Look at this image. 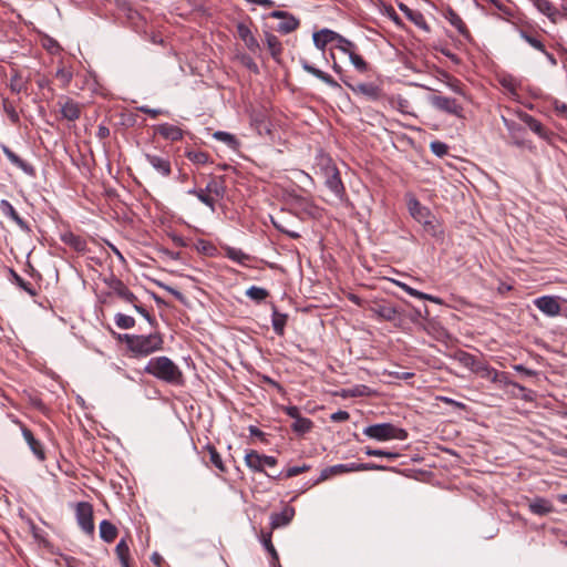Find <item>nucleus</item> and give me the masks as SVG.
I'll return each mask as SVG.
<instances>
[{
    "label": "nucleus",
    "mask_w": 567,
    "mask_h": 567,
    "mask_svg": "<svg viewBox=\"0 0 567 567\" xmlns=\"http://www.w3.org/2000/svg\"><path fill=\"white\" fill-rule=\"evenodd\" d=\"M144 372L171 385L181 386L185 383L183 371L166 355L152 358L145 365Z\"/></svg>",
    "instance_id": "f257e3e1"
},
{
    "label": "nucleus",
    "mask_w": 567,
    "mask_h": 567,
    "mask_svg": "<svg viewBox=\"0 0 567 567\" xmlns=\"http://www.w3.org/2000/svg\"><path fill=\"white\" fill-rule=\"evenodd\" d=\"M118 339L124 341L127 350L134 358H144L156 351L163 350L164 340L159 332L144 334H120Z\"/></svg>",
    "instance_id": "f03ea898"
},
{
    "label": "nucleus",
    "mask_w": 567,
    "mask_h": 567,
    "mask_svg": "<svg viewBox=\"0 0 567 567\" xmlns=\"http://www.w3.org/2000/svg\"><path fill=\"white\" fill-rule=\"evenodd\" d=\"M363 434L370 439L384 442L390 440H406L408 432L392 423H377L363 429Z\"/></svg>",
    "instance_id": "7ed1b4c3"
},
{
    "label": "nucleus",
    "mask_w": 567,
    "mask_h": 567,
    "mask_svg": "<svg viewBox=\"0 0 567 567\" xmlns=\"http://www.w3.org/2000/svg\"><path fill=\"white\" fill-rule=\"evenodd\" d=\"M333 48L340 51L341 53L347 54L349 56L351 64L358 72H368L369 63L359 53V48L354 42L342 35V38L339 39V43H336Z\"/></svg>",
    "instance_id": "20e7f679"
},
{
    "label": "nucleus",
    "mask_w": 567,
    "mask_h": 567,
    "mask_svg": "<svg viewBox=\"0 0 567 567\" xmlns=\"http://www.w3.org/2000/svg\"><path fill=\"white\" fill-rule=\"evenodd\" d=\"M341 81L353 92V94L363 96L368 101L378 102L384 97L382 87L373 82L352 84L342 76Z\"/></svg>",
    "instance_id": "39448f33"
},
{
    "label": "nucleus",
    "mask_w": 567,
    "mask_h": 567,
    "mask_svg": "<svg viewBox=\"0 0 567 567\" xmlns=\"http://www.w3.org/2000/svg\"><path fill=\"white\" fill-rule=\"evenodd\" d=\"M75 517L78 525L89 536H93L95 532L93 520V506L89 502H79L75 506Z\"/></svg>",
    "instance_id": "423d86ee"
},
{
    "label": "nucleus",
    "mask_w": 567,
    "mask_h": 567,
    "mask_svg": "<svg viewBox=\"0 0 567 567\" xmlns=\"http://www.w3.org/2000/svg\"><path fill=\"white\" fill-rule=\"evenodd\" d=\"M429 102L437 111L456 116L458 118L464 116V109L455 99L435 94L429 97Z\"/></svg>",
    "instance_id": "0eeeda50"
},
{
    "label": "nucleus",
    "mask_w": 567,
    "mask_h": 567,
    "mask_svg": "<svg viewBox=\"0 0 567 567\" xmlns=\"http://www.w3.org/2000/svg\"><path fill=\"white\" fill-rule=\"evenodd\" d=\"M503 123L508 132L512 144L517 147L533 148L532 142L526 138V130L520 124L505 117H503Z\"/></svg>",
    "instance_id": "6e6552de"
},
{
    "label": "nucleus",
    "mask_w": 567,
    "mask_h": 567,
    "mask_svg": "<svg viewBox=\"0 0 567 567\" xmlns=\"http://www.w3.org/2000/svg\"><path fill=\"white\" fill-rule=\"evenodd\" d=\"M269 17L281 20L276 27V30L281 34L293 32L300 24L299 20L287 11L275 10L269 13Z\"/></svg>",
    "instance_id": "1a4fd4ad"
},
{
    "label": "nucleus",
    "mask_w": 567,
    "mask_h": 567,
    "mask_svg": "<svg viewBox=\"0 0 567 567\" xmlns=\"http://www.w3.org/2000/svg\"><path fill=\"white\" fill-rule=\"evenodd\" d=\"M104 282L113 291V293H115L123 301L131 305L137 302V297L117 277L111 276L109 279H105Z\"/></svg>",
    "instance_id": "9d476101"
},
{
    "label": "nucleus",
    "mask_w": 567,
    "mask_h": 567,
    "mask_svg": "<svg viewBox=\"0 0 567 567\" xmlns=\"http://www.w3.org/2000/svg\"><path fill=\"white\" fill-rule=\"evenodd\" d=\"M16 423L19 424L22 436L25 440L31 452L39 461L43 462L47 458L43 444L38 439H35L32 431L28 429L24 424H22L19 420H16Z\"/></svg>",
    "instance_id": "9b49d317"
},
{
    "label": "nucleus",
    "mask_w": 567,
    "mask_h": 567,
    "mask_svg": "<svg viewBox=\"0 0 567 567\" xmlns=\"http://www.w3.org/2000/svg\"><path fill=\"white\" fill-rule=\"evenodd\" d=\"M372 311L378 316L379 319L393 322L398 327L402 324L401 311L390 303L377 305L372 308Z\"/></svg>",
    "instance_id": "f8f14e48"
},
{
    "label": "nucleus",
    "mask_w": 567,
    "mask_h": 567,
    "mask_svg": "<svg viewBox=\"0 0 567 567\" xmlns=\"http://www.w3.org/2000/svg\"><path fill=\"white\" fill-rule=\"evenodd\" d=\"M299 63L305 72L313 75L315 78H317L318 80H320L321 82H323L324 84L330 86L331 89H334V90L341 89V85L338 83V81H336L329 73L316 68L308 60L300 59Z\"/></svg>",
    "instance_id": "ddd939ff"
},
{
    "label": "nucleus",
    "mask_w": 567,
    "mask_h": 567,
    "mask_svg": "<svg viewBox=\"0 0 567 567\" xmlns=\"http://www.w3.org/2000/svg\"><path fill=\"white\" fill-rule=\"evenodd\" d=\"M536 308L548 317H556L560 313L561 307L558 297L542 296L534 300Z\"/></svg>",
    "instance_id": "4468645a"
},
{
    "label": "nucleus",
    "mask_w": 567,
    "mask_h": 567,
    "mask_svg": "<svg viewBox=\"0 0 567 567\" xmlns=\"http://www.w3.org/2000/svg\"><path fill=\"white\" fill-rule=\"evenodd\" d=\"M59 105L62 118L70 122H74L80 118L83 106L79 102L70 97H63L59 101Z\"/></svg>",
    "instance_id": "2eb2a0df"
},
{
    "label": "nucleus",
    "mask_w": 567,
    "mask_h": 567,
    "mask_svg": "<svg viewBox=\"0 0 567 567\" xmlns=\"http://www.w3.org/2000/svg\"><path fill=\"white\" fill-rule=\"evenodd\" d=\"M147 163L162 176L169 177L172 174V165L168 156H162L153 153H145Z\"/></svg>",
    "instance_id": "dca6fc26"
},
{
    "label": "nucleus",
    "mask_w": 567,
    "mask_h": 567,
    "mask_svg": "<svg viewBox=\"0 0 567 567\" xmlns=\"http://www.w3.org/2000/svg\"><path fill=\"white\" fill-rule=\"evenodd\" d=\"M518 117L529 130L545 141H550L553 132L546 128L537 118L526 112H519Z\"/></svg>",
    "instance_id": "f3484780"
},
{
    "label": "nucleus",
    "mask_w": 567,
    "mask_h": 567,
    "mask_svg": "<svg viewBox=\"0 0 567 567\" xmlns=\"http://www.w3.org/2000/svg\"><path fill=\"white\" fill-rule=\"evenodd\" d=\"M237 34L239 39L245 43L246 48L254 54L260 52L261 48L257 40V38L252 34L250 28L244 23L239 22L236 25Z\"/></svg>",
    "instance_id": "a211bd4d"
},
{
    "label": "nucleus",
    "mask_w": 567,
    "mask_h": 567,
    "mask_svg": "<svg viewBox=\"0 0 567 567\" xmlns=\"http://www.w3.org/2000/svg\"><path fill=\"white\" fill-rule=\"evenodd\" d=\"M408 209L413 219L421 225L434 216L430 208L423 206L420 200L413 196L408 200Z\"/></svg>",
    "instance_id": "6ab92c4d"
},
{
    "label": "nucleus",
    "mask_w": 567,
    "mask_h": 567,
    "mask_svg": "<svg viewBox=\"0 0 567 567\" xmlns=\"http://www.w3.org/2000/svg\"><path fill=\"white\" fill-rule=\"evenodd\" d=\"M341 38V34L330 29H322L320 31L315 32L312 35L315 47L322 51L330 43H333V45L336 43H339V39Z\"/></svg>",
    "instance_id": "aec40b11"
},
{
    "label": "nucleus",
    "mask_w": 567,
    "mask_h": 567,
    "mask_svg": "<svg viewBox=\"0 0 567 567\" xmlns=\"http://www.w3.org/2000/svg\"><path fill=\"white\" fill-rule=\"evenodd\" d=\"M0 212L9 219H11L16 225L24 233H30L31 228L29 224L20 217L17 213L12 204L7 199L0 200Z\"/></svg>",
    "instance_id": "412c9836"
},
{
    "label": "nucleus",
    "mask_w": 567,
    "mask_h": 567,
    "mask_svg": "<svg viewBox=\"0 0 567 567\" xmlns=\"http://www.w3.org/2000/svg\"><path fill=\"white\" fill-rule=\"evenodd\" d=\"M323 177L324 185L327 186V188L331 190L340 200H342L346 197L347 192L341 179L339 169L328 175H324Z\"/></svg>",
    "instance_id": "4be33fe9"
},
{
    "label": "nucleus",
    "mask_w": 567,
    "mask_h": 567,
    "mask_svg": "<svg viewBox=\"0 0 567 567\" xmlns=\"http://www.w3.org/2000/svg\"><path fill=\"white\" fill-rule=\"evenodd\" d=\"M399 9L417 28H420V29H422V30H424L426 32L430 31V27H429V24L426 22V19H425L424 14L421 11L411 9V8H409L404 3H400L399 4Z\"/></svg>",
    "instance_id": "5701e85b"
},
{
    "label": "nucleus",
    "mask_w": 567,
    "mask_h": 567,
    "mask_svg": "<svg viewBox=\"0 0 567 567\" xmlns=\"http://www.w3.org/2000/svg\"><path fill=\"white\" fill-rule=\"evenodd\" d=\"M423 230L426 235L431 236L437 241H443L445 237V231L443 224L439 220V218L434 215L429 220L422 224Z\"/></svg>",
    "instance_id": "b1692460"
},
{
    "label": "nucleus",
    "mask_w": 567,
    "mask_h": 567,
    "mask_svg": "<svg viewBox=\"0 0 567 567\" xmlns=\"http://www.w3.org/2000/svg\"><path fill=\"white\" fill-rule=\"evenodd\" d=\"M1 150L7 156V158L10 161L12 165L20 168L23 173H25L29 176H34L35 169L34 167L29 164L28 162L20 158L13 151H11L7 145L2 144Z\"/></svg>",
    "instance_id": "393cba45"
},
{
    "label": "nucleus",
    "mask_w": 567,
    "mask_h": 567,
    "mask_svg": "<svg viewBox=\"0 0 567 567\" xmlns=\"http://www.w3.org/2000/svg\"><path fill=\"white\" fill-rule=\"evenodd\" d=\"M315 165L319 169V172L322 176L338 171L331 156L329 154L324 153L322 150H320L317 153L316 158H315Z\"/></svg>",
    "instance_id": "a878e982"
},
{
    "label": "nucleus",
    "mask_w": 567,
    "mask_h": 567,
    "mask_svg": "<svg viewBox=\"0 0 567 567\" xmlns=\"http://www.w3.org/2000/svg\"><path fill=\"white\" fill-rule=\"evenodd\" d=\"M205 188L215 199H223L227 190L225 177L212 176Z\"/></svg>",
    "instance_id": "bb28decb"
},
{
    "label": "nucleus",
    "mask_w": 567,
    "mask_h": 567,
    "mask_svg": "<svg viewBox=\"0 0 567 567\" xmlns=\"http://www.w3.org/2000/svg\"><path fill=\"white\" fill-rule=\"evenodd\" d=\"M265 43L270 52L271 58L279 62L284 52V47L277 35L269 31L264 32Z\"/></svg>",
    "instance_id": "cd10ccee"
},
{
    "label": "nucleus",
    "mask_w": 567,
    "mask_h": 567,
    "mask_svg": "<svg viewBox=\"0 0 567 567\" xmlns=\"http://www.w3.org/2000/svg\"><path fill=\"white\" fill-rule=\"evenodd\" d=\"M454 359L461 365H463L464 368L470 369L474 373H476V371L478 370V368H480V365H481V363L483 361L478 357H476V355H474L472 353H468L466 351H463V350H460V351L455 352Z\"/></svg>",
    "instance_id": "c85d7f7f"
},
{
    "label": "nucleus",
    "mask_w": 567,
    "mask_h": 567,
    "mask_svg": "<svg viewBox=\"0 0 567 567\" xmlns=\"http://www.w3.org/2000/svg\"><path fill=\"white\" fill-rule=\"evenodd\" d=\"M295 516L292 507H285L280 513H272L270 516V527L277 529L287 526Z\"/></svg>",
    "instance_id": "c756f323"
},
{
    "label": "nucleus",
    "mask_w": 567,
    "mask_h": 567,
    "mask_svg": "<svg viewBox=\"0 0 567 567\" xmlns=\"http://www.w3.org/2000/svg\"><path fill=\"white\" fill-rule=\"evenodd\" d=\"M156 133L163 138L176 142L183 138V130L169 123H162L156 126Z\"/></svg>",
    "instance_id": "7c9ffc66"
},
{
    "label": "nucleus",
    "mask_w": 567,
    "mask_h": 567,
    "mask_svg": "<svg viewBox=\"0 0 567 567\" xmlns=\"http://www.w3.org/2000/svg\"><path fill=\"white\" fill-rule=\"evenodd\" d=\"M535 8L546 16L553 23L559 20L560 12L549 0H533Z\"/></svg>",
    "instance_id": "2f4dec72"
},
{
    "label": "nucleus",
    "mask_w": 567,
    "mask_h": 567,
    "mask_svg": "<svg viewBox=\"0 0 567 567\" xmlns=\"http://www.w3.org/2000/svg\"><path fill=\"white\" fill-rule=\"evenodd\" d=\"M444 18L458 31L460 34L466 39L470 38L471 34L465 22L452 8L446 9Z\"/></svg>",
    "instance_id": "473e14b6"
},
{
    "label": "nucleus",
    "mask_w": 567,
    "mask_h": 567,
    "mask_svg": "<svg viewBox=\"0 0 567 567\" xmlns=\"http://www.w3.org/2000/svg\"><path fill=\"white\" fill-rule=\"evenodd\" d=\"M61 241L75 251L83 252L86 250V240L72 231L63 233L61 235Z\"/></svg>",
    "instance_id": "72a5a7b5"
},
{
    "label": "nucleus",
    "mask_w": 567,
    "mask_h": 567,
    "mask_svg": "<svg viewBox=\"0 0 567 567\" xmlns=\"http://www.w3.org/2000/svg\"><path fill=\"white\" fill-rule=\"evenodd\" d=\"M518 34L533 49H535V50H537L539 52H545L546 48H545V44L543 43L542 37H540V34L538 32H536V31H528L526 29H519L518 30Z\"/></svg>",
    "instance_id": "f704fd0d"
},
{
    "label": "nucleus",
    "mask_w": 567,
    "mask_h": 567,
    "mask_svg": "<svg viewBox=\"0 0 567 567\" xmlns=\"http://www.w3.org/2000/svg\"><path fill=\"white\" fill-rule=\"evenodd\" d=\"M293 203L298 209L312 218H317L321 215L320 208L311 199L298 196L295 198Z\"/></svg>",
    "instance_id": "c9c22d12"
},
{
    "label": "nucleus",
    "mask_w": 567,
    "mask_h": 567,
    "mask_svg": "<svg viewBox=\"0 0 567 567\" xmlns=\"http://www.w3.org/2000/svg\"><path fill=\"white\" fill-rule=\"evenodd\" d=\"M99 533L102 540L113 543L118 534L117 527L110 520L103 519L99 526Z\"/></svg>",
    "instance_id": "e433bc0d"
},
{
    "label": "nucleus",
    "mask_w": 567,
    "mask_h": 567,
    "mask_svg": "<svg viewBox=\"0 0 567 567\" xmlns=\"http://www.w3.org/2000/svg\"><path fill=\"white\" fill-rule=\"evenodd\" d=\"M287 321L288 315L279 312L276 306H272L271 324L277 336L282 337L285 334Z\"/></svg>",
    "instance_id": "4c0bfd02"
},
{
    "label": "nucleus",
    "mask_w": 567,
    "mask_h": 567,
    "mask_svg": "<svg viewBox=\"0 0 567 567\" xmlns=\"http://www.w3.org/2000/svg\"><path fill=\"white\" fill-rule=\"evenodd\" d=\"M225 255L228 259L244 267L248 266V264L252 259L250 255L235 247H227L225 250Z\"/></svg>",
    "instance_id": "58836bf2"
},
{
    "label": "nucleus",
    "mask_w": 567,
    "mask_h": 567,
    "mask_svg": "<svg viewBox=\"0 0 567 567\" xmlns=\"http://www.w3.org/2000/svg\"><path fill=\"white\" fill-rule=\"evenodd\" d=\"M261 454H259L255 450H250L245 455V464L254 472H260L265 473L267 476L268 474L264 471L262 462H261Z\"/></svg>",
    "instance_id": "ea45409f"
},
{
    "label": "nucleus",
    "mask_w": 567,
    "mask_h": 567,
    "mask_svg": "<svg viewBox=\"0 0 567 567\" xmlns=\"http://www.w3.org/2000/svg\"><path fill=\"white\" fill-rule=\"evenodd\" d=\"M10 281L18 286L20 289L25 291L31 297L37 296V291L33 288L32 284L24 280L19 274H17L13 269H9Z\"/></svg>",
    "instance_id": "a19ab883"
},
{
    "label": "nucleus",
    "mask_w": 567,
    "mask_h": 567,
    "mask_svg": "<svg viewBox=\"0 0 567 567\" xmlns=\"http://www.w3.org/2000/svg\"><path fill=\"white\" fill-rule=\"evenodd\" d=\"M341 474H344V468L342 467V464L328 466V467L323 468L321 471L319 477L312 482V486L318 485L333 476L341 475Z\"/></svg>",
    "instance_id": "79ce46f5"
},
{
    "label": "nucleus",
    "mask_w": 567,
    "mask_h": 567,
    "mask_svg": "<svg viewBox=\"0 0 567 567\" xmlns=\"http://www.w3.org/2000/svg\"><path fill=\"white\" fill-rule=\"evenodd\" d=\"M313 429V422L305 416L297 417L291 424V430L299 436L309 433Z\"/></svg>",
    "instance_id": "37998d69"
},
{
    "label": "nucleus",
    "mask_w": 567,
    "mask_h": 567,
    "mask_svg": "<svg viewBox=\"0 0 567 567\" xmlns=\"http://www.w3.org/2000/svg\"><path fill=\"white\" fill-rule=\"evenodd\" d=\"M204 449L208 452L209 461L218 470V472L226 473L227 467L216 447L212 444H207Z\"/></svg>",
    "instance_id": "c03bdc74"
},
{
    "label": "nucleus",
    "mask_w": 567,
    "mask_h": 567,
    "mask_svg": "<svg viewBox=\"0 0 567 567\" xmlns=\"http://www.w3.org/2000/svg\"><path fill=\"white\" fill-rule=\"evenodd\" d=\"M116 556L121 563L122 567H131L130 566V547L124 538H122L116 547H115Z\"/></svg>",
    "instance_id": "a18cd8bd"
},
{
    "label": "nucleus",
    "mask_w": 567,
    "mask_h": 567,
    "mask_svg": "<svg viewBox=\"0 0 567 567\" xmlns=\"http://www.w3.org/2000/svg\"><path fill=\"white\" fill-rule=\"evenodd\" d=\"M310 468H311V466L308 464H302L300 466H291V467H288L285 472H280L278 475L268 474V477L274 478V480H280L282 477L290 478V477H295L299 474H302L305 472H308Z\"/></svg>",
    "instance_id": "49530a36"
},
{
    "label": "nucleus",
    "mask_w": 567,
    "mask_h": 567,
    "mask_svg": "<svg viewBox=\"0 0 567 567\" xmlns=\"http://www.w3.org/2000/svg\"><path fill=\"white\" fill-rule=\"evenodd\" d=\"M272 533L270 532H261L260 534V543L262 544L264 548L268 551V554L271 557L270 561L279 560V555L272 544Z\"/></svg>",
    "instance_id": "de8ad7c7"
},
{
    "label": "nucleus",
    "mask_w": 567,
    "mask_h": 567,
    "mask_svg": "<svg viewBox=\"0 0 567 567\" xmlns=\"http://www.w3.org/2000/svg\"><path fill=\"white\" fill-rule=\"evenodd\" d=\"M9 87L13 93L27 92L28 80H24L19 72L14 71L10 78Z\"/></svg>",
    "instance_id": "09e8293b"
},
{
    "label": "nucleus",
    "mask_w": 567,
    "mask_h": 567,
    "mask_svg": "<svg viewBox=\"0 0 567 567\" xmlns=\"http://www.w3.org/2000/svg\"><path fill=\"white\" fill-rule=\"evenodd\" d=\"M185 156L188 161L196 165H205L210 162L209 154L203 151L189 150L185 152Z\"/></svg>",
    "instance_id": "8fccbe9b"
},
{
    "label": "nucleus",
    "mask_w": 567,
    "mask_h": 567,
    "mask_svg": "<svg viewBox=\"0 0 567 567\" xmlns=\"http://www.w3.org/2000/svg\"><path fill=\"white\" fill-rule=\"evenodd\" d=\"M529 509L534 514L546 515L551 512V505L544 498H537L529 504Z\"/></svg>",
    "instance_id": "3c124183"
},
{
    "label": "nucleus",
    "mask_w": 567,
    "mask_h": 567,
    "mask_svg": "<svg viewBox=\"0 0 567 567\" xmlns=\"http://www.w3.org/2000/svg\"><path fill=\"white\" fill-rule=\"evenodd\" d=\"M246 296L260 303L269 297V291L261 287L251 286L246 290Z\"/></svg>",
    "instance_id": "603ef678"
},
{
    "label": "nucleus",
    "mask_w": 567,
    "mask_h": 567,
    "mask_svg": "<svg viewBox=\"0 0 567 567\" xmlns=\"http://www.w3.org/2000/svg\"><path fill=\"white\" fill-rule=\"evenodd\" d=\"M213 136H214L215 140L225 143L230 148H236L238 146V144H239L238 140L236 138V136L230 134V133H228V132L217 131V132H215L213 134Z\"/></svg>",
    "instance_id": "864d4df0"
},
{
    "label": "nucleus",
    "mask_w": 567,
    "mask_h": 567,
    "mask_svg": "<svg viewBox=\"0 0 567 567\" xmlns=\"http://www.w3.org/2000/svg\"><path fill=\"white\" fill-rule=\"evenodd\" d=\"M114 321H115V324L120 328V329H132L135 327V319L131 316H127V315H124V313H116L114 316Z\"/></svg>",
    "instance_id": "5fc2aeb1"
},
{
    "label": "nucleus",
    "mask_w": 567,
    "mask_h": 567,
    "mask_svg": "<svg viewBox=\"0 0 567 567\" xmlns=\"http://www.w3.org/2000/svg\"><path fill=\"white\" fill-rule=\"evenodd\" d=\"M502 385H512L519 391H526V388L515 381H512L506 372L498 371V374L494 375V382Z\"/></svg>",
    "instance_id": "6e6d98bb"
},
{
    "label": "nucleus",
    "mask_w": 567,
    "mask_h": 567,
    "mask_svg": "<svg viewBox=\"0 0 567 567\" xmlns=\"http://www.w3.org/2000/svg\"><path fill=\"white\" fill-rule=\"evenodd\" d=\"M364 453L368 456L386 457L390 460H396L400 456V454L396 452L384 451V450H379V449H371V447H365Z\"/></svg>",
    "instance_id": "4d7b16f0"
},
{
    "label": "nucleus",
    "mask_w": 567,
    "mask_h": 567,
    "mask_svg": "<svg viewBox=\"0 0 567 567\" xmlns=\"http://www.w3.org/2000/svg\"><path fill=\"white\" fill-rule=\"evenodd\" d=\"M2 105H3V111L8 115L11 123L18 124L20 122V115L17 112L14 105L8 99H3Z\"/></svg>",
    "instance_id": "13d9d810"
},
{
    "label": "nucleus",
    "mask_w": 567,
    "mask_h": 567,
    "mask_svg": "<svg viewBox=\"0 0 567 567\" xmlns=\"http://www.w3.org/2000/svg\"><path fill=\"white\" fill-rule=\"evenodd\" d=\"M476 374H478L481 378H485L494 382V375L498 374V371L487 364L485 361H482L478 370L476 371Z\"/></svg>",
    "instance_id": "bf43d9fd"
},
{
    "label": "nucleus",
    "mask_w": 567,
    "mask_h": 567,
    "mask_svg": "<svg viewBox=\"0 0 567 567\" xmlns=\"http://www.w3.org/2000/svg\"><path fill=\"white\" fill-rule=\"evenodd\" d=\"M196 197L205 206L209 207L212 210H215L216 199L209 195V193L206 190V188H199Z\"/></svg>",
    "instance_id": "052dcab7"
},
{
    "label": "nucleus",
    "mask_w": 567,
    "mask_h": 567,
    "mask_svg": "<svg viewBox=\"0 0 567 567\" xmlns=\"http://www.w3.org/2000/svg\"><path fill=\"white\" fill-rule=\"evenodd\" d=\"M271 223L277 230H279L282 234H286L288 237L292 239L300 238V234L298 231L287 228L286 225H284L280 220L271 217Z\"/></svg>",
    "instance_id": "680f3d73"
},
{
    "label": "nucleus",
    "mask_w": 567,
    "mask_h": 567,
    "mask_svg": "<svg viewBox=\"0 0 567 567\" xmlns=\"http://www.w3.org/2000/svg\"><path fill=\"white\" fill-rule=\"evenodd\" d=\"M447 86L456 94L466 97L465 85L457 79H451L447 81Z\"/></svg>",
    "instance_id": "e2e57ef3"
},
{
    "label": "nucleus",
    "mask_w": 567,
    "mask_h": 567,
    "mask_svg": "<svg viewBox=\"0 0 567 567\" xmlns=\"http://www.w3.org/2000/svg\"><path fill=\"white\" fill-rule=\"evenodd\" d=\"M55 76H56V79H59L62 82V86L65 87L70 84V82L73 78V74L70 70H68L65 68H60L56 70Z\"/></svg>",
    "instance_id": "0e129e2a"
},
{
    "label": "nucleus",
    "mask_w": 567,
    "mask_h": 567,
    "mask_svg": "<svg viewBox=\"0 0 567 567\" xmlns=\"http://www.w3.org/2000/svg\"><path fill=\"white\" fill-rule=\"evenodd\" d=\"M430 148L436 156H440V157L446 155L449 152V146L445 143L440 142V141L432 142L430 145Z\"/></svg>",
    "instance_id": "69168bd1"
},
{
    "label": "nucleus",
    "mask_w": 567,
    "mask_h": 567,
    "mask_svg": "<svg viewBox=\"0 0 567 567\" xmlns=\"http://www.w3.org/2000/svg\"><path fill=\"white\" fill-rule=\"evenodd\" d=\"M499 12L503 18H509L513 16L511 8L505 6L501 0H488Z\"/></svg>",
    "instance_id": "338daca9"
},
{
    "label": "nucleus",
    "mask_w": 567,
    "mask_h": 567,
    "mask_svg": "<svg viewBox=\"0 0 567 567\" xmlns=\"http://www.w3.org/2000/svg\"><path fill=\"white\" fill-rule=\"evenodd\" d=\"M132 306L141 316L147 320L150 324L154 326L156 323L155 318L143 306H141L138 301L132 303Z\"/></svg>",
    "instance_id": "774afa93"
}]
</instances>
